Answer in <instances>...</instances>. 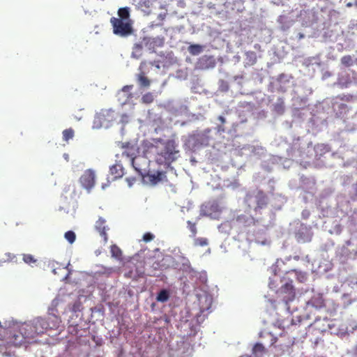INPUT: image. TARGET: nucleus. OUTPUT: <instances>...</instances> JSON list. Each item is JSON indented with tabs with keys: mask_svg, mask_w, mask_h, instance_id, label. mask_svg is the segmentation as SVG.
<instances>
[{
	"mask_svg": "<svg viewBox=\"0 0 357 357\" xmlns=\"http://www.w3.org/2000/svg\"><path fill=\"white\" fill-rule=\"evenodd\" d=\"M154 100V96L152 93L148 92L142 96V102L145 104H150Z\"/></svg>",
	"mask_w": 357,
	"mask_h": 357,
	"instance_id": "ea45409f",
	"label": "nucleus"
},
{
	"mask_svg": "<svg viewBox=\"0 0 357 357\" xmlns=\"http://www.w3.org/2000/svg\"><path fill=\"white\" fill-rule=\"evenodd\" d=\"M188 51L192 55H198L202 51V47L200 45L194 44L188 47Z\"/></svg>",
	"mask_w": 357,
	"mask_h": 357,
	"instance_id": "f704fd0d",
	"label": "nucleus"
},
{
	"mask_svg": "<svg viewBox=\"0 0 357 357\" xmlns=\"http://www.w3.org/2000/svg\"><path fill=\"white\" fill-rule=\"evenodd\" d=\"M165 177H166L165 172H158L156 174L153 175V180L158 182L162 181Z\"/></svg>",
	"mask_w": 357,
	"mask_h": 357,
	"instance_id": "c03bdc74",
	"label": "nucleus"
},
{
	"mask_svg": "<svg viewBox=\"0 0 357 357\" xmlns=\"http://www.w3.org/2000/svg\"><path fill=\"white\" fill-rule=\"evenodd\" d=\"M144 46L152 52H155L156 47H162L164 45V38L162 37L144 38Z\"/></svg>",
	"mask_w": 357,
	"mask_h": 357,
	"instance_id": "9b49d317",
	"label": "nucleus"
},
{
	"mask_svg": "<svg viewBox=\"0 0 357 357\" xmlns=\"http://www.w3.org/2000/svg\"><path fill=\"white\" fill-rule=\"evenodd\" d=\"M16 256L10 252H6L0 257V263L16 261Z\"/></svg>",
	"mask_w": 357,
	"mask_h": 357,
	"instance_id": "c85d7f7f",
	"label": "nucleus"
},
{
	"mask_svg": "<svg viewBox=\"0 0 357 357\" xmlns=\"http://www.w3.org/2000/svg\"><path fill=\"white\" fill-rule=\"evenodd\" d=\"M66 239L70 243H73L76 238V235L74 231H68L65 233L64 235Z\"/></svg>",
	"mask_w": 357,
	"mask_h": 357,
	"instance_id": "a19ab883",
	"label": "nucleus"
},
{
	"mask_svg": "<svg viewBox=\"0 0 357 357\" xmlns=\"http://www.w3.org/2000/svg\"><path fill=\"white\" fill-rule=\"evenodd\" d=\"M246 59L251 65L255 64L257 62V54L253 51H248L245 52Z\"/></svg>",
	"mask_w": 357,
	"mask_h": 357,
	"instance_id": "e433bc0d",
	"label": "nucleus"
},
{
	"mask_svg": "<svg viewBox=\"0 0 357 357\" xmlns=\"http://www.w3.org/2000/svg\"><path fill=\"white\" fill-rule=\"evenodd\" d=\"M354 192L351 197L353 201H357V183L354 185Z\"/></svg>",
	"mask_w": 357,
	"mask_h": 357,
	"instance_id": "49530a36",
	"label": "nucleus"
},
{
	"mask_svg": "<svg viewBox=\"0 0 357 357\" xmlns=\"http://www.w3.org/2000/svg\"><path fill=\"white\" fill-rule=\"evenodd\" d=\"M215 66V61L213 56L204 55L197 61V67L202 70L213 68Z\"/></svg>",
	"mask_w": 357,
	"mask_h": 357,
	"instance_id": "f8f14e48",
	"label": "nucleus"
},
{
	"mask_svg": "<svg viewBox=\"0 0 357 357\" xmlns=\"http://www.w3.org/2000/svg\"><path fill=\"white\" fill-rule=\"evenodd\" d=\"M105 223L106 221L102 218H99L96 222V228L99 231L100 236L103 238L105 243L107 241V234L106 231L108 229Z\"/></svg>",
	"mask_w": 357,
	"mask_h": 357,
	"instance_id": "f3484780",
	"label": "nucleus"
},
{
	"mask_svg": "<svg viewBox=\"0 0 357 357\" xmlns=\"http://www.w3.org/2000/svg\"><path fill=\"white\" fill-rule=\"evenodd\" d=\"M287 275H294V276L296 277L297 280L300 282H304L307 280L306 273H302V272H299V271H296L295 270H291L290 271H288L287 273Z\"/></svg>",
	"mask_w": 357,
	"mask_h": 357,
	"instance_id": "bb28decb",
	"label": "nucleus"
},
{
	"mask_svg": "<svg viewBox=\"0 0 357 357\" xmlns=\"http://www.w3.org/2000/svg\"><path fill=\"white\" fill-rule=\"evenodd\" d=\"M335 98L342 101L350 102L353 99V96L351 94H340L336 96Z\"/></svg>",
	"mask_w": 357,
	"mask_h": 357,
	"instance_id": "37998d69",
	"label": "nucleus"
},
{
	"mask_svg": "<svg viewBox=\"0 0 357 357\" xmlns=\"http://www.w3.org/2000/svg\"><path fill=\"white\" fill-rule=\"evenodd\" d=\"M197 222H192L190 220L187 221V227L191 232V236L195 238L197 233L196 227Z\"/></svg>",
	"mask_w": 357,
	"mask_h": 357,
	"instance_id": "4c0bfd02",
	"label": "nucleus"
},
{
	"mask_svg": "<svg viewBox=\"0 0 357 357\" xmlns=\"http://www.w3.org/2000/svg\"><path fill=\"white\" fill-rule=\"evenodd\" d=\"M32 323L35 327V333H36L37 335L45 333L47 329H49L48 324L45 318H36L32 321Z\"/></svg>",
	"mask_w": 357,
	"mask_h": 357,
	"instance_id": "4468645a",
	"label": "nucleus"
},
{
	"mask_svg": "<svg viewBox=\"0 0 357 357\" xmlns=\"http://www.w3.org/2000/svg\"><path fill=\"white\" fill-rule=\"evenodd\" d=\"M245 201L250 208L257 211L266 207L268 199L263 190L256 189L247 193Z\"/></svg>",
	"mask_w": 357,
	"mask_h": 357,
	"instance_id": "20e7f679",
	"label": "nucleus"
},
{
	"mask_svg": "<svg viewBox=\"0 0 357 357\" xmlns=\"http://www.w3.org/2000/svg\"><path fill=\"white\" fill-rule=\"evenodd\" d=\"M354 5L357 7V1H355Z\"/></svg>",
	"mask_w": 357,
	"mask_h": 357,
	"instance_id": "6e6d98bb",
	"label": "nucleus"
},
{
	"mask_svg": "<svg viewBox=\"0 0 357 357\" xmlns=\"http://www.w3.org/2000/svg\"><path fill=\"white\" fill-rule=\"evenodd\" d=\"M131 96H131V94H129V95L128 96V98H130V97H131Z\"/></svg>",
	"mask_w": 357,
	"mask_h": 357,
	"instance_id": "4d7b16f0",
	"label": "nucleus"
},
{
	"mask_svg": "<svg viewBox=\"0 0 357 357\" xmlns=\"http://www.w3.org/2000/svg\"><path fill=\"white\" fill-rule=\"evenodd\" d=\"M75 118H76L77 119H78V120H80V119H82V117H81V116H80V117L75 116Z\"/></svg>",
	"mask_w": 357,
	"mask_h": 357,
	"instance_id": "5fc2aeb1",
	"label": "nucleus"
},
{
	"mask_svg": "<svg viewBox=\"0 0 357 357\" xmlns=\"http://www.w3.org/2000/svg\"><path fill=\"white\" fill-rule=\"evenodd\" d=\"M352 77L349 78V75L342 77L339 79L338 84L341 88H347L352 83H357V73L354 70H351Z\"/></svg>",
	"mask_w": 357,
	"mask_h": 357,
	"instance_id": "2eb2a0df",
	"label": "nucleus"
},
{
	"mask_svg": "<svg viewBox=\"0 0 357 357\" xmlns=\"http://www.w3.org/2000/svg\"><path fill=\"white\" fill-rule=\"evenodd\" d=\"M159 144L163 146V149L157 153L155 161L159 165H169L178 158V144L173 139L164 141L161 138H156L153 139V142L146 143V147L148 149L157 148Z\"/></svg>",
	"mask_w": 357,
	"mask_h": 357,
	"instance_id": "f03ea898",
	"label": "nucleus"
},
{
	"mask_svg": "<svg viewBox=\"0 0 357 357\" xmlns=\"http://www.w3.org/2000/svg\"><path fill=\"white\" fill-rule=\"evenodd\" d=\"M282 284L276 291L278 297L284 303L287 309L289 310V303L296 298V289L293 285V280L289 276L282 279Z\"/></svg>",
	"mask_w": 357,
	"mask_h": 357,
	"instance_id": "7ed1b4c3",
	"label": "nucleus"
},
{
	"mask_svg": "<svg viewBox=\"0 0 357 357\" xmlns=\"http://www.w3.org/2000/svg\"><path fill=\"white\" fill-rule=\"evenodd\" d=\"M193 245L195 247H204L208 245V240L206 238L199 237L195 238Z\"/></svg>",
	"mask_w": 357,
	"mask_h": 357,
	"instance_id": "2f4dec72",
	"label": "nucleus"
},
{
	"mask_svg": "<svg viewBox=\"0 0 357 357\" xmlns=\"http://www.w3.org/2000/svg\"><path fill=\"white\" fill-rule=\"evenodd\" d=\"M309 304L312 305L316 308H321L325 305L324 300L322 296L318 294L314 296L308 302Z\"/></svg>",
	"mask_w": 357,
	"mask_h": 357,
	"instance_id": "4be33fe9",
	"label": "nucleus"
},
{
	"mask_svg": "<svg viewBox=\"0 0 357 357\" xmlns=\"http://www.w3.org/2000/svg\"><path fill=\"white\" fill-rule=\"evenodd\" d=\"M144 46V42L135 43L132 47V57L139 59L142 55V50Z\"/></svg>",
	"mask_w": 357,
	"mask_h": 357,
	"instance_id": "5701e85b",
	"label": "nucleus"
},
{
	"mask_svg": "<svg viewBox=\"0 0 357 357\" xmlns=\"http://www.w3.org/2000/svg\"><path fill=\"white\" fill-rule=\"evenodd\" d=\"M274 111L278 114H282L284 113V105L282 99H279L278 102L274 105Z\"/></svg>",
	"mask_w": 357,
	"mask_h": 357,
	"instance_id": "c9c22d12",
	"label": "nucleus"
},
{
	"mask_svg": "<svg viewBox=\"0 0 357 357\" xmlns=\"http://www.w3.org/2000/svg\"><path fill=\"white\" fill-rule=\"evenodd\" d=\"M110 23L112 26L113 33L121 37H127L132 33L133 29L130 21H123L112 17L110 19Z\"/></svg>",
	"mask_w": 357,
	"mask_h": 357,
	"instance_id": "39448f33",
	"label": "nucleus"
},
{
	"mask_svg": "<svg viewBox=\"0 0 357 357\" xmlns=\"http://www.w3.org/2000/svg\"><path fill=\"white\" fill-rule=\"evenodd\" d=\"M333 107L334 111L336 112L337 116H344L349 111L348 106L344 103L334 102L333 103Z\"/></svg>",
	"mask_w": 357,
	"mask_h": 357,
	"instance_id": "aec40b11",
	"label": "nucleus"
},
{
	"mask_svg": "<svg viewBox=\"0 0 357 357\" xmlns=\"http://www.w3.org/2000/svg\"><path fill=\"white\" fill-rule=\"evenodd\" d=\"M159 144L163 146V149L157 153L155 161L159 165H169L178 158V144L173 139L164 141L161 138H156L153 139V142L146 143V147L148 149L157 148Z\"/></svg>",
	"mask_w": 357,
	"mask_h": 357,
	"instance_id": "f257e3e1",
	"label": "nucleus"
},
{
	"mask_svg": "<svg viewBox=\"0 0 357 357\" xmlns=\"http://www.w3.org/2000/svg\"><path fill=\"white\" fill-rule=\"evenodd\" d=\"M68 332L72 335H77L79 333L78 325H69Z\"/></svg>",
	"mask_w": 357,
	"mask_h": 357,
	"instance_id": "79ce46f5",
	"label": "nucleus"
},
{
	"mask_svg": "<svg viewBox=\"0 0 357 357\" xmlns=\"http://www.w3.org/2000/svg\"><path fill=\"white\" fill-rule=\"evenodd\" d=\"M155 238V236L150 233V232H147V233H145L143 236V241L146 243L147 242H150L152 240H153Z\"/></svg>",
	"mask_w": 357,
	"mask_h": 357,
	"instance_id": "a18cd8bd",
	"label": "nucleus"
},
{
	"mask_svg": "<svg viewBox=\"0 0 357 357\" xmlns=\"http://www.w3.org/2000/svg\"><path fill=\"white\" fill-rule=\"evenodd\" d=\"M119 19H122L123 21H130V8L123 7L118 10Z\"/></svg>",
	"mask_w": 357,
	"mask_h": 357,
	"instance_id": "393cba45",
	"label": "nucleus"
},
{
	"mask_svg": "<svg viewBox=\"0 0 357 357\" xmlns=\"http://www.w3.org/2000/svg\"><path fill=\"white\" fill-rule=\"evenodd\" d=\"M354 355L357 357V345L354 348Z\"/></svg>",
	"mask_w": 357,
	"mask_h": 357,
	"instance_id": "603ef678",
	"label": "nucleus"
},
{
	"mask_svg": "<svg viewBox=\"0 0 357 357\" xmlns=\"http://www.w3.org/2000/svg\"><path fill=\"white\" fill-rule=\"evenodd\" d=\"M122 155H126V156H128V157H130V158H131V159H132V165H134V158H133V155H134V153H131V154H130V153H128V152H127L126 151H123V152L122 153Z\"/></svg>",
	"mask_w": 357,
	"mask_h": 357,
	"instance_id": "8fccbe9b",
	"label": "nucleus"
},
{
	"mask_svg": "<svg viewBox=\"0 0 357 357\" xmlns=\"http://www.w3.org/2000/svg\"><path fill=\"white\" fill-rule=\"evenodd\" d=\"M63 135V139L65 142H68L69 139H71L73 138L75 132L74 130L71 128L66 129L62 132Z\"/></svg>",
	"mask_w": 357,
	"mask_h": 357,
	"instance_id": "72a5a7b5",
	"label": "nucleus"
},
{
	"mask_svg": "<svg viewBox=\"0 0 357 357\" xmlns=\"http://www.w3.org/2000/svg\"><path fill=\"white\" fill-rule=\"evenodd\" d=\"M352 6H353V3H350V2H349V3H347V7H351Z\"/></svg>",
	"mask_w": 357,
	"mask_h": 357,
	"instance_id": "864d4df0",
	"label": "nucleus"
},
{
	"mask_svg": "<svg viewBox=\"0 0 357 357\" xmlns=\"http://www.w3.org/2000/svg\"><path fill=\"white\" fill-rule=\"evenodd\" d=\"M137 82L141 87H149L151 84V81L146 77L144 72H141L137 75Z\"/></svg>",
	"mask_w": 357,
	"mask_h": 357,
	"instance_id": "b1692460",
	"label": "nucleus"
},
{
	"mask_svg": "<svg viewBox=\"0 0 357 357\" xmlns=\"http://www.w3.org/2000/svg\"><path fill=\"white\" fill-rule=\"evenodd\" d=\"M265 353V347L260 343H257L252 348V354L255 357H262Z\"/></svg>",
	"mask_w": 357,
	"mask_h": 357,
	"instance_id": "a878e982",
	"label": "nucleus"
},
{
	"mask_svg": "<svg viewBox=\"0 0 357 357\" xmlns=\"http://www.w3.org/2000/svg\"><path fill=\"white\" fill-rule=\"evenodd\" d=\"M312 236V232L306 226H301L295 234L296 241L300 243L310 242Z\"/></svg>",
	"mask_w": 357,
	"mask_h": 357,
	"instance_id": "9d476101",
	"label": "nucleus"
},
{
	"mask_svg": "<svg viewBox=\"0 0 357 357\" xmlns=\"http://www.w3.org/2000/svg\"><path fill=\"white\" fill-rule=\"evenodd\" d=\"M201 211L204 215L215 218L220 213L222 209L218 202L212 201L202 205Z\"/></svg>",
	"mask_w": 357,
	"mask_h": 357,
	"instance_id": "1a4fd4ad",
	"label": "nucleus"
},
{
	"mask_svg": "<svg viewBox=\"0 0 357 357\" xmlns=\"http://www.w3.org/2000/svg\"><path fill=\"white\" fill-rule=\"evenodd\" d=\"M26 340L20 330L18 333H10L9 336V342L15 347H19L22 343L26 342Z\"/></svg>",
	"mask_w": 357,
	"mask_h": 357,
	"instance_id": "dca6fc26",
	"label": "nucleus"
},
{
	"mask_svg": "<svg viewBox=\"0 0 357 357\" xmlns=\"http://www.w3.org/2000/svg\"><path fill=\"white\" fill-rule=\"evenodd\" d=\"M116 119L114 111L112 109H101L95 116L94 123L107 128Z\"/></svg>",
	"mask_w": 357,
	"mask_h": 357,
	"instance_id": "423d86ee",
	"label": "nucleus"
},
{
	"mask_svg": "<svg viewBox=\"0 0 357 357\" xmlns=\"http://www.w3.org/2000/svg\"><path fill=\"white\" fill-rule=\"evenodd\" d=\"M20 329L27 342L37 336L36 333H35V327L32 321L29 324L22 325Z\"/></svg>",
	"mask_w": 357,
	"mask_h": 357,
	"instance_id": "ddd939ff",
	"label": "nucleus"
},
{
	"mask_svg": "<svg viewBox=\"0 0 357 357\" xmlns=\"http://www.w3.org/2000/svg\"><path fill=\"white\" fill-rule=\"evenodd\" d=\"M218 120H219L222 123H225V119L222 116H218Z\"/></svg>",
	"mask_w": 357,
	"mask_h": 357,
	"instance_id": "3c124183",
	"label": "nucleus"
},
{
	"mask_svg": "<svg viewBox=\"0 0 357 357\" xmlns=\"http://www.w3.org/2000/svg\"><path fill=\"white\" fill-rule=\"evenodd\" d=\"M253 219L251 217H248L245 215H240L236 218V221L243 225L244 226H248L252 222Z\"/></svg>",
	"mask_w": 357,
	"mask_h": 357,
	"instance_id": "cd10ccee",
	"label": "nucleus"
},
{
	"mask_svg": "<svg viewBox=\"0 0 357 357\" xmlns=\"http://www.w3.org/2000/svg\"><path fill=\"white\" fill-rule=\"evenodd\" d=\"M46 321L48 324L49 329H57L61 322V319L59 316L50 314L47 319Z\"/></svg>",
	"mask_w": 357,
	"mask_h": 357,
	"instance_id": "6ab92c4d",
	"label": "nucleus"
},
{
	"mask_svg": "<svg viewBox=\"0 0 357 357\" xmlns=\"http://www.w3.org/2000/svg\"><path fill=\"white\" fill-rule=\"evenodd\" d=\"M169 298V294L168 291H167L166 289H162L158 294L156 299L159 302L164 303L167 301Z\"/></svg>",
	"mask_w": 357,
	"mask_h": 357,
	"instance_id": "7c9ffc66",
	"label": "nucleus"
},
{
	"mask_svg": "<svg viewBox=\"0 0 357 357\" xmlns=\"http://www.w3.org/2000/svg\"><path fill=\"white\" fill-rule=\"evenodd\" d=\"M144 275V271L143 268L135 267V269H132L129 271L128 273H125V277L127 278H131L132 280H137L139 278H142Z\"/></svg>",
	"mask_w": 357,
	"mask_h": 357,
	"instance_id": "a211bd4d",
	"label": "nucleus"
},
{
	"mask_svg": "<svg viewBox=\"0 0 357 357\" xmlns=\"http://www.w3.org/2000/svg\"><path fill=\"white\" fill-rule=\"evenodd\" d=\"M126 181L130 187H131L133 183L136 181V178L135 177H128L126 178Z\"/></svg>",
	"mask_w": 357,
	"mask_h": 357,
	"instance_id": "de8ad7c7",
	"label": "nucleus"
},
{
	"mask_svg": "<svg viewBox=\"0 0 357 357\" xmlns=\"http://www.w3.org/2000/svg\"><path fill=\"white\" fill-rule=\"evenodd\" d=\"M133 88V85H126V86H124L121 91L123 92H126V93H128L130 92V91Z\"/></svg>",
	"mask_w": 357,
	"mask_h": 357,
	"instance_id": "09e8293b",
	"label": "nucleus"
},
{
	"mask_svg": "<svg viewBox=\"0 0 357 357\" xmlns=\"http://www.w3.org/2000/svg\"><path fill=\"white\" fill-rule=\"evenodd\" d=\"M22 259L24 263L31 265L32 264H36L37 262V259L30 254H23Z\"/></svg>",
	"mask_w": 357,
	"mask_h": 357,
	"instance_id": "58836bf2",
	"label": "nucleus"
},
{
	"mask_svg": "<svg viewBox=\"0 0 357 357\" xmlns=\"http://www.w3.org/2000/svg\"><path fill=\"white\" fill-rule=\"evenodd\" d=\"M79 182L83 188L91 190L96 183V174L93 170L89 169L84 171L79 178Z\"/></svg>",
	"mask_w": 357,
	"mask_h": 357,
	"instance_id": "6e6552de",
	"label": "nucleus"
},
{
	"mask_svg": "<svg viewBox=\"0 0 357 357\" xmlns=\"http://www.w3.org/2000/svg\"><path fill=\"white\" fill-rule=\"evenodd\" d=\"M341 64L345 67H350L354 65V59L351 55H345L341 58Z\"/></svg>",
	"mask_w": 357,
	"mask_h": 357,
	"instance_id": "473e14b6",
	"label": "nucleus"
},
{
	"mask_svg": "<svg viewBox=\"0 0 357 357\" xmlns=\"http://www.w3.org/2000/svg\"><path fill=\"white\" fill-rule=\"evenodd\" d=\"M188 143L192 149H197L201 146H206L209 144V137L205 133H195L189 136Z\"/></svg>",
	"mask_w": 357,
	"mask_h": 357,
	"instance_id": "0eeeda50",
	"label": "nucleus"
},
{
	"mask_svg": "<svg viewBox=\"0 0 357 357\" xmlns=\"http://www.w3.org/2000/svg\"><path fill=\"white\" fill-rule=\"evenodd\" d=\"M111 254L112 256L117 259H122V251L116 245H113L111 246Z\"/></svg>",
	"mask_w": 357,
	"mask_h": 357,
	"instance_id": "c756f323",
	"label": "nucleus"
},
{
	"mask_svg": "<svg viewBox=\"0 0 357 357\" xmlns=\"http://www.w3.org/2000/svg\"><path fill=\"white\" fill-rule=\"evenodd\" d=\"M109 170L114 179L121 178L123 176V168L119 163H116L111 166Z\"/></svg>",
	"mask_w": 357,
	"mask_h": 357,
	"instance_id": "412c9836",
	"label": "nucleus"
}]
</instances>
